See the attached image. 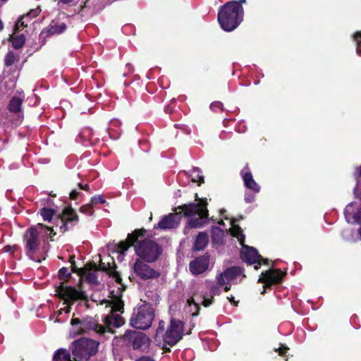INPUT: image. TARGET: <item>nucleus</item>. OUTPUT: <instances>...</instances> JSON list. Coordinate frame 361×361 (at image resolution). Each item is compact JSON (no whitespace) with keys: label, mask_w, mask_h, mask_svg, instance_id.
I'll return each mask as SVG.
<instances>
[{"label":"nucleus","mask_w":361,"mask_h":361,"mask_svg":"<svg viewBox=\"0 0 361 361\" xmlns=\"http://www.w3.org/2000/svg\"><path fill=\"white\" fill-rule=\"evenodd\" d=\"M62 312H63V311H62V310H61H61L59 311L58 314H59H59H61Z\"/></svg>","instance_id":"e2e57ef3"},{"label":"nucleus","mask_w":361,"mask_h":361,"mask_svg":"<svg viewBox=\"0 0 361 361\" xmlns=\"http://www.w3.org/2000/svg\"><path fill=\"white\" fill-rule=\"evenodd\" d=\"M133 271L142 279H152L159 276V273L145 263L142 259H137L134 263Z\"/></svg>","instance_id":"9b49d317"},{"label":"nucleus","mask_w":361,"mask_h":361,"mask_svg":"<svg viewBox=\"0 0 361 361\" xmlns=\"http://www.w3.org/2000/svg\"><path fill=\"white\" fill-rule=\"evenodd\" d=\"M25 42V37L24 35H20L13 38L12 44L16 49H20Z\"/></svg>","instance_id":"bb28decb"},{"label":"nucleus","mask_w":361,"mask_h":361,"mask_svg":"<svg viewBox=\"0 0 361 361\" xmlns=\"http://www.w3.org/2000/svg\"><path fill=\"white\" fill-rule=\"evenodd\" d=\"M352 207H353V204H349L347 205V207L345 209V214L346 219H348L347 214L350 212Z\"/></svg>","instance_id":"de8ad7c7"},{"label":"nucleus","mask_w":361,"mask_h":361,"mask_svg":"<svg viewBox=\"0 0 361 361\" xmlns=\"http://www.w3.org/2000/svg\"><path fill=\"white\" fill-rule=\"evenodd\" d=\"M39 13V8L31 10L26 16L25 17L27 18L29 17L30 18H35L38 16Z\"/></svg>","instance_id":"4c0bfd02"},{"label":"nucleus","mask_w":361,"mask_h":361,"mask_svg":"<svg viewBox=\"0 0 361 361\" xmlns=\"http://www.w3.org/2000/svg\"><path fill=\"white\" fill-rule=\"evenodd\" d=\"M202 303L206 307L209 306L212 303V301H213V298H212L211 299H207L204 296H202Z\"/></svg>","instance_id":"a19ab883"},{"label":"nucleus","mask_w":361,"mask_h":361,"mask_svg":"<svg viewBox=\"0 0 361 361\" xmlns=\"http://www.w3.org/2000/svg\"><path fill=\"white\" fill-rule=\"evenodd\" d=\"M180 219V213H172L165 216L154 228L164 230L175 228L179 225Z\"/></svg>","instance_id":"dca6fc26"},{"label":"nucleus","mask_w":361,"mask_h":361,"mask_svg":"<svg viewBox=\"0 0 361 361\" xmlns=\"http://www.w3.org/2000/svg\"><path fill=\"white\" fill-rule=\"evenodd\" d=\"M207 203L202 202L199 203L185 204L180 207L184 212L186 216L192 217L188 221V225L191 228H200L207 221L208 210L206 208Z\"/></svg>","instance_id":"20e7f679"},{"label":"nucleus","mask_w":361,"mask_h":361,"mask_svg":"<svg viewBox=\"0 0 361 361\" xmlns=\"http://www.w3.org/2000/svg\"><path fill=\"white\" fill-rule=\"evenodd\" d=\"M283 276L280 269H270L262 272L258 280L259 283H264L266 287H269L274 283H279Z\"/></svg>","instance_id":"f8f14e48"},{"label":"nucleus","mask_w":361,"mask_h":361,"mask_svg":"<svg viewBox=\"0 0 361 361\" xmlns=\"http://www.w3.org/2000/svg\"><path fill=\"white\" fill-rule=\"evenodd\" d=\"M287 350H288V348L283 347V348H280L278 350H279V355H284L286 353Z\"/></svg>","instance_id":"8fccbe9b"},{"label":"nucleus","mask_w":361,"mask_h":361,"mask_svg":"<svg viewBox=\"0 0 361 361\" xmlns=\"http://www.w3.org/2000/svg\"><path fill=\"white\" fill-rule=\"evenodd\" d=\"M78 186H79L81 189H82V190H87H87H89V189H90L89 185H87V184H86V185H82V183H79V184H78Z\"/></svg>","instance_id":"3c124183"},{"label":"nucleus","mask_w":361,"mask_h":361,"mask_svg":"<svg viewBox=\"0 0 361 361\" xmlns=\"http://www.w3.org/2000/svg\"><path fill=\"white\" fill-rule=\"evenodd\" d=\"M47 228L51 231V233H52L54 231L53 228H50V227H47Z\"/></svg>","instance_id":"bf43d9fd"},{"label":"nucleus","mask_w":361,"mask_h":361,"mask_svg":"<svg viewBox=\"0 0 361 361\" xmlns=\"http://www.w3.org/2000/svg\"><path fill=\"white\" fill-rule=\"evenodd\" d=\"M254 200V197L252 195H246L245 197V200L247 202H252Z\"/></svg>","instance_id":"09e8293b"},{"label":"nucleus","mask_w":361,"mask_h":361,"mask_svg":"<svg viewBox=\"0 0 361 361\" xmlns=\"http://www.w3.org/2000/svg\"><path fill=\"white\" fill-rule=\"evenodd\" d=\"M208 243V236L205 233H200L196 238L195 248L197 250H201L204 248Z\"/></svg>","instance_id":"b1692460"},{"label":"nucleus","mask_w":361,"mask_h":361,"mask_svg":"<svg viewBox=\"0 0 361 361\" xmlns=\"http://www.w3.org/2000/svg\"><path fill=\"white\" fill-rule=\"evenodd\" d=\"M17 249H18L17 245H13V247L10 246V245H6L4 247V250L6 252H10L11 250H16Z\"/></svg>","instance_id":"a18cd8bd"},{"label":"nucleus","mask_w":361,"mask_h":361,"mask_svg":"<svg viewBox=\"0 0 361 361\" xmlns=\"http://www.w3.org/2000/svg\"><path fill=\"white\" fill-rule=\"evenodd\" d=\"M23 98L20 97H13L8 104V111L15 115V123L19 124L22 122L23 118V112L22 105Z\"/></svg>","instance_id":"f3484780"},{"label":"nucleus","mask_w":361,"mask_h":361,"mask_svg":"<svg viewBox=\"0 0 361 361\" xmlns=\"http://www.w3.org/2000/svg\"><path fill=\"white\" fill-rule=\"evenodd\" d=\"M357 53L359 56H361V49L359 47L357 48Z\"/></svg>","instance_id":"13d9d810"},{"label":"nucleus","mask_w":361,"mask_h":361,"mask_svg":"<svg viewBox=\"0 0 361 361\" xmlns=\"http://www.w3.org/2000/svg\"><path fill=\"white\" fill-rule=\"evenodd\" d=\"M242 259L249 264H257L255 266V269L260 267V261L262 259L257 250L252 247H245L241 252Z\"/></svg>","instance_id":"4468645a"},{"label":"nucleus","mask_w":361,"mask_h":361,"mask_svg":"<svg viewBox=\"0 0 361 361\" xmlns=\"http://www.w3.org/2000/svg\"><path fill=\"white\" fill-rule=\"evenodd\" d=\"M237 2L239 3V5H240L242 6V4H246L247 1L246 0H239V1H236Z\"/></svg>","instance_id":"864d4df0"},{"label":"nucleus","mask_w":361,"mask_h":361,"mask_svg":"<svg viewBox=\"0 0 361 361\" xmlns=\"http://www.w3.org/2000/svg\"><path fill=\"white\" fill-rule=\"evenodd\" d=\"M241 274L242 269L239 267L228 268L216 276L218 285L221 287L224 286L226 283L233 281Z\"/></svg>","instance_id":"ddd939ff"},{"label":"nucleus","mask_w":361,"mask_h":361,"mask_svg":"<svg viewBox=\"0 0 361 361\" xmlns=\"http://www.w3.org/2000/svg\"><path fill=\"white\" fill-rule=\"evenodd\" d=\"M93 267H94V269H97V265H96V264H94V265H93Z\"/></svg>","instance_id":"0e129e2a"},{"label":"nucleus","mask_w":361,"mask_h":361,"mask_svg":"<svg viewBox=\"0 0 361 361\" xmlns=\"http://www.w3.org/2000/svg\"><path fill=\"white\" fill-rule=\"evenodd\" d=\"M227 284H228V283H226V285H224V286H225L224 290H225L226 292L228 291V290H230V288H231V286H228Z\"/></svg>","instance_id":"5fc2aeb1"},{"label":"nucleus","mask_w":361,"mask_h":361,"mask_svg":"<svg viewBox=\"0 0 361 361\" xmlns=\"http://www.w3.org/2000/svg\"><path fill=\"white\" fill-rule=\"evenodd\" d=\"M209 266L207 257H199L190 263V270L193 274H200L206 271Z\"/></svg>","instance_id":"a211bd4d"},{"label":"nucleus","mask_w":361,"mask_h":361,"mask_svg":"<svg viewBox=\"0 0 361 361\" xmlns=\"http://www.w3.org/2000/svg\"><path fill=\"white\" fill-rule=\"evenodd\" d=\"M222 106H223L222 104H221V103H220V102H217L212 103V104H211V108H212L213 110H214V109H215L216 107H217V108H219V109H222Z\"/></svg>","instance_id":"c03bdc74"},{"label":"nucleus","mask_w":361,"mask_h":361,"mask_svg":"<svg viewBox=\"0 0 361 361\" xmlns=\"http://www.w3.org/2000/svg\"><path fill=\"white\" fill-rule=\"evenodd\" d=\"M355 178L357 180V183H360L361 182V166L357 169V171L355 173Z\"/></svg>","instance_id":"37998d69"},{"label":"nucleus","mask_w":361,"mask_h":361,"mask_svg":"<svg viewBox=\"0 0 361 361\" xmlns=\"http://www.w3.org/2000/svg\"><path fill=\"white\" fill-rule=\"evenodd\" d=\"M265 293V290L264 289V290L262 292V294H264Z\"/></svg>","instance_id":"774afa93"},{"label":"nucleus","mask_w":361,"mask_h":361,"mask_svg":"<svg viewBox=\"0 0 361 361\" xmlns=\"http://www.w3.org/2000/svg\"><path fill=\"white\" fill-rule=\"evenodd\" d=\"M99 343L87 338H82L73 343V354L75 361L87 360L97 352ZM53 361H73L71 355L66 350H59L56 352Z\"/></svg>","instance_id":"f03ea898"},{"label":"nucleus","mask_w":361,"mask_h":361,"mask_svg":"<svg viewBox=\"0 0 361 361\" xmlns=\"http://www.w3.org/2000/svg\"><path fill=\"white\" fill-rule=\"evenodd\" d=\"M3 29H4V23H3V22L0 20V32H1V30H3Z\"/></svg>","instance_id":"4d7b16f0"},{"label":"nucleus","mask_w":361,"mask_h":361,"mask_svg":"<svg viewBox=\"0 0 361 361\" xmlns=\"http://www.w3.org/2000/svg\"><path fill=\"white\" fill-rule=\"evenodd\" d=\"M59 276L61 279H66L71 276V273L66 267L61 268L59 271Z\"/></svg>","instance_id":"72a5a7b5"},{"label":"nucleus","mask_w":361,"mask_h":361,"mask_svg":"<svg viewBox=\"0 0 361 361\" xmlns=\"http://www.w3.org/2000/svg\"><path fill=\"white\" fill-rule=\"evenodd\" d=\"M66 30V25L64 23H59L52 21L47 30V32L50 35H59L63 32Z\"/></svg>","instance_id":"412c9836"},{"label":"nucleus","mask_w":361,"mask_h":361,"mask_svg":"<svg viewBox=\"0 0 361 361\" xmlns=\"http://www.w3.org/2000/svg\"><path fill=\"white\" fill-rule=\"evenodd\" d=\"M237 219H233L231 220L232 228H231V235L238 239L240 243L243 245L245 239V235L243 234L242 228L235 224Z\"/></svg>","instance_id":"5701e85b"},{"label":"nucleus","mask_w":361,"mask_h":361,"mask_svg":"<svg viewBox=\"0 0 361 361\" xmlns=\"http://www.w3.org/2000/svg\"><path fill=\"white\" fill-rule=\"evenodd\" d=\"M183 328V324L182 322L172 319L171 324L163 337L164 342L169 345L176 344L182 338Z\"/></svg>","instance_id":"1a4fd4ad"},{"label":"nucleus","mask_w":361,"mask_h":361,"mask_svg":"<svg viewBox=\"0 0 361 361\" xmlns=\"http://www.w3.org/2000/svg\"><path fill=\"white\" fill-rule=\"evenodd\" d=\"M146 231L145 229H137L133 233L128 235L127 239L121 241L117 245V251L123 254L132 245L137 241L139 237L144 236Z\"/></svg>","instance_id":"2eb2a0df"},{"label":"nucleus","mask_w":361,"mask_h":361,"mask_svg":"<svg viewBox=\"0 0 361 361\" xmlns=\"http://www.w3.org/2000/svg\"><path fill=\"white\" fill-rule=\"evenodd\" d=\"M18 61V58L17 56L14 54V53L10 51L8 52L4 59L5 65L7 66H10L13 65L16 61Z\"/></svg>","instance_id":"c85d7f7f"},{"label":"nucleus","mask_w":361,"mask_h":361,"mask_svg":"<svg viewBox=\"0 0 361 361\" xmlns=\"http://www.w3.org/2000/svg\"><path fill=\"white\" fill-rule=\"evenodd\" d=\"M80 212L89 216L92 215L94 213L92 204L90 202V204L82 206L80 208Z\"/></svg>","instance_id":"c756f323"},{"label":"nucleus","mask_w":361,"mask_h":361,"mask_svg":"<svg viewBox=\"0 0 361 361\" xmlns=\"http://www.w3.org/2000/svg\"><path fill=\"white\" fill-rule=\"evenodd\" d=\"M130 338L133 340V347L134 349L141 348L148 341L147 336L141 332H133L130 334Z\"/></svg>","instance_id":"6ab92c4d"},{"label":"nucleus","mask_w":361,"mask_h":361,"mask_svg":"<svg viewBox=\"0 0 361 361\" xmlns=\"http://www.w3.org/2000/svg\"><path fill=\"white\" fill-rule=\"evenodd\" d=\"M90 202L92 204V205H94L98 203L104 204L106 201L101 195H96L91 198Z\"/></svg>","instance_id":"f704fd0d"},{"label":"nucleus","mask_w":361,"mask_h":361,"mask_svg":"<svg viewBox=\"0 0 361 361\" xmlns=\"http://www.w3.org/2000/svg\"><path fill=\"white\" fill-rule=\"evenodd\" d=\"M108 303L111 310L109 314L102 317L103 324H99L96 318L90 316L82 319L73 317L71 321V334L76 336L93 331L99 336H104L106 333L114 334V328H118L125 323L124 318L121 316L124 312V302L121 300V294L113 297Z\"/></svg>","instance_id":"f257e3e1"},{"label":"nucleus","mask_w":361,"mask_h":361,"mask_svg":"<svg viewBox=\"0 0 361 361\" xmlns=\"http://www.w3.org/2000/svg\"><path fill=\"white\" fill-rule=\"evenodd\" d=\"M359 233L361 235V226H360V228L359 229Z\"/></svg>","instance_id":"69168bd1"},{"label":"nucleus","mask_w":361,"mask_h":361,"mask_svg":"<svg viewBox=\"0 0 361 361\" xmlns=\"http://www.w3.org/2000/svg\"><path fill=\"white\" fill-rule=\"evenodd\" d=\"M354 39L357 44L361 43V31L357 32L353 35Z\"/></svg>","instance_id":"79ce46f5"},{"label":"nucleus","mask_w":361,"mask_h":361,"mask_svg":"<svg viewBox=\"0 0 361 361\" xmlns=\"http://www.w3.org/2000/svg\"><path fill=\"white\" fill-rule=\"evenodd\" d=\"M188 307L190 309L189 312H191L192 316H197L199 312L200 307L197 300L194 297L188 298L187 300Z\"/></svg>","instance_id":"393cba45"},{"label":"nucleus","mask_w":361,"mask_h":361,"mask_svg":"<svg viewBox=\"0 0 361 361\" xmlns=\"http://www.w3.org/2000/svg\"><path fill=\"white\" fill-rule=\"evenodd\" d=\"M79 192L77 190H73L70 193V198L72 200H75Z\"/></svg>","instance_id":"49530a36"},{"label":"nucleus","mask_w":361,"mask_h":361,"mask_svg":"<svg viewBox=\"0 0 361 361\" xmlns=\"http://www.w3.org/2000/svg\"><path fill=\"white\" fill-rule=\"evenodd\" d=\"M212 231L213 235V240L215 241H219V238H221L222 235V231L218 227H213Z\"/></svg>","instance_id":"473e14b6"},{"label":"nucleus","mask_w":361,"mask_h":361,"mask_svg":"<svg viewBox=\"0 0 361 361\" xmlns=\"http://www.w3.org/2000/svg\"><path fill=\"white\" fill-rule=\"evenodd\" d=\"M154 310L149 303H145L134 309L130 319V325L139 329H147L154 319Z\"/></svg>","instance_id":"39448f33"},{"label":"nucleus","mask_w":361,"mask_h":361,"mask_svg":"<svg viewBox=\"0 0 361 361\" xmlns=\"http://www.w3.org/2000/svg\"><path fill=\"white\" fill-rule=\"evenodd\" d=\"M241 173L245 185L252 191L258 192L260 188L253 179L252 173L250 172H244V171H242Z\"/></svg>","instance_id":"aec40b11"},{"label":"nucleus","mask_w":361,"mask_h":361,"mask_svg":"<svg viewBox=\"0 0 361 361\" xmlns=\"http://www.w3.org/2000/svg\"><path fill=\"white\" fill-rule=\"evenodd\" d=\"M40 214L44 221H50L54 214V211L51 209L42 208L40 210Z\"/></svg>","instance_id":"cd10ccee"},{"label":"nucleus","mask_w":361,"mask_h":361,"mask_svg":"<svg viewBox=\"0 0 361 361\" xmlns=\"http://www.w3.org/2000/svg\"><path fill=\"white\" fill-rule=\"evenodd\" d=\"M354 193L357 197L361 198V185L360 183H357L356 187L354 189Z\"/></svg>","instance_id":"58836bf2"},{"label":"nucleus","mask_w":361,"mask_h":361,"mask_svg":"<svg viewBox=\"0 0 361 361\" xmlns=\"http://www.w3.org/2000/svg\"><path fill=\"white\" fill-rule=\"evenodd\" d=\"M180 206H178V207L177 209H180L181 211H180V213H182V212L184 213V212L180 208Z\"/></svg>","instance_id":"680f3d73"},{"label":"nucleus","mask_w":361,"mask_h":361,"mask_svg":"<svg viewBox=\"0 0 361 361\" xmlns=\"http://www.w3.org/2000/svg\"><path fill=\"white\" fill-rule=\"evenodd\" d=\"M164 325H165V323L163 321L159 322V326H158V328L157 329V332H156V338H157L160 334H162L164 332Z\"/></svg>","instance_id":"e433bc0d"},{"label":"nucleus","mask_w":361,"mask_h":361,"mask_svg":"<svg viewBox=\"0 0 361 361\" xmlns=\"http://www.w3.org/2000/svg\"><path fill=\"white\" fill-rule=\"evenodd\" d=\"M61 225L60 231L65 233L72 228L78 221V216L75 212L71 207L65 208L59 216Z\"/></svg>","instance_id":"9d476101"},{"label":"nucleus","mask_w":361,"mask_h":361,"mask_svg":"<svg viewBox=\"0 0 361 361\" xmlns=\"http://www.w3.org/2000/svg\"><path fill=\"white\" fill-rule=\"evenodd\" d=\"M243 16V7L236 1H230L219 8L217 18L221 27L226 32H231L240 24Z\"/></svg>","instance_id":"7ed1b4c3"},{"label":"nucleus","mask_w":361,"mask_h":361,"mask_svg":"<svg viewBox=\"0 0 361 361\" xmlns=\"http://www.w3.org/2000/svg\"><path fill=\"white\" fill-rule=\"evenodd\" d=\"M25 18H27L25 16L22 17L20 19L18 20V22L16 23L15 25V31H19L24 27H27V24L25 23V21L24 20Z\"/></svg>","instance_id":"7c9ffc66"},{"label":"nucleus","mask_w":361,"mask_h":361,"mask_svg":"<svg viewBox=\"0 0 361 361\" xmlns=\"http://www.w3.org/2000/svg\"><path fill=\"white\" fill-rule=\"evenodd\" d=\"M61 2H63V4H68L70 2H71L73 0H60Z\"/></svg>","instance_id":"6e6d98bb"},{"label":"nucleus","mask_w":361,"mask_h":361,"mask_svg":"<svg viewBox=\"0 0 361 361\" xmlns=\"http://www.w3.org/2000/svg\"><path fill=\"white\" fill-rule=\"evenodd\" d=\"M99 269L103 270V271H109V273L110 276L115 280V281L120 285L118 287L119 290H121V291L125 290V286L121 283L122 279L121 278L120 274L115 270H111L109 268H107L104 263H101L99 265Z\"/></svg>","instance_id":"4be33fe9"},{"label":"nucleus","mask_w":361,"mask_h":361,"mask_svg":"<svg viewBox=\"0 0 361 361\" xmlns=\"http://www.w3.org/2000/svg\"><path fill=\"white\" fill-rule=\"evenodd\" d=\"M219 224H224L223 221H221L219 222Z\"/></svg>","instance_id":"338daca9"},{"label":"nucleus","mask_w":361,"mask_h":361,"mask_svg":"<svg viewBox=\"0 0 361 361\" xmlns=\"http://www.w3.org/2000/svg\"><path fill=\"white\" fill-rule=\"evenodd\" d=\"M135 250L140 258L149 263L157 260L161 252L159 245L149 239L138 242Z\"/></svg>","instance_id":"0eeeda50"},{"label":"nucleus","mask_w":361,"mask_h":361,"mask_svg":"<svg viewBox=\"0 0 361 361\" xmlns=\"http://www.w3.org/2000/svg\"><path fill=\"white\" fill-rule=\"evenodd\" d=\"M56 292L58 296L64 300L63 304L66 305L64 308H61V310L66 314L71 312V305L74 302L86 300L85 293L74 287L61 285L57 288Z\"/></svg>","instance_id":"423d86ee"},{"label":"nucleus","mask_w":361,"mask_h":361,"mask_svg":"<svg viewBox=\"0 0 361 361\" xmlns=\"http://www.w3.org/2000/svg\"><path fill=\"white\" fill-rule=\"evenodd\" d=\"M90 135H91V130L85 129L80 133L79 136L80 137L81 140H85L89 138Z\"/></svg>","instance_id":"c9c22d12"},{"label":"nucleus","mask_w":361,"mask_h":361,"mask_svg":"<svg viewBox=\"0 0 361 361\" xmlns=\"http://www.w3.org/2000/svg\"><path fill=\"white\" fill-rule=\"evenodd\" d=\"M137 361H154L149 357H142Z\"/></svg>","instance_id":"603ef678"},{"label":"nucleus","mask_w":361,"mask_h":361,"mask_svg":"<svg viewBox=\"0 0 361 361\" xmlns=\"http://www.w3.org/2000/svg\"><path fill=\"white\" fill-rule=\"evenodd\" d=\"M190 176L192 181L194 183H198L199 185L204 182V176H202V171L199 168H193L190 171Z\"/></svg>","instance_id":"a878e982"},{"label":"nucleus","mask_w":361,"mask_h":361,"mask_svg":"<svg viewBox=\"0 0 361 361\" xmlns=\"http://www.w3.org/2000/svg\"><path fill=\"white\" fill-rule=\"evenodd\" d=\"M228 299L230 300V301H231V302H234V300H233V299H234V298H233V297H231V298H228Z\"/></svg>","instance_id":"052dcab7"},{"label":"nucleus","mask_w":361,"mask_h":361,"mask_svg":"<svg viewBox=\"0 0 361 361\" xmlns=\"http://www.w3.org/2000/svg\"><path fill=\"white\" fill-rule=\"evenodd\" d=\"M87 280L91 283H97V276L95 271H89L86 275Z\"/></svg>","instance_id":"2f4dec72"},{"label":"nucleus","mask_w":361,"mask_h":361,"mask_svg":"<svg viewBox=\"0 0 361 361\" xmlns=\"http://www.w3.org/2000/svg\"><path fill=\"white\" fill-rule=\"evenodd\" d=\"M353 219H354L355 222H356L357 224H361V209H359L357 211V212H356L354 214Z\"/></svg>","instance_id":"ea45409f"},{"label":"nucleus","mask_w":361,"mask_h":361,"mask_svg":"<svg viewBox=\"0 0 361 361\" xmlns=\"http://www.w3.org/2000/svg\"><path fill=\"white\" fill-rule=\"evenodd\" d=\"M43 227V224H38L37 226L27 229L24 235V240L25 241L27 254L32 260H35L32 255L38 250L40 245V240L39 238L40 231H38V228Z\"/></svg>","instance_id":"6e6552de"}]
</instances>
